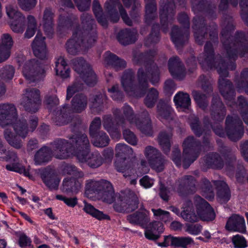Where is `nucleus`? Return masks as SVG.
Wrapping results in <instances>:
<instances>
[{
  "label": "nucleus",
  "mask_w": 248,
  "mask_h": 248,
  "mask_svg": "<svg viewBox=\"0 0 248 248\" xmlns=\"http://www.w3.org/2000/svg\"><path fill=\"white\" fill-rule=\"evenodd\" d=\"M220 26V40L226 50L229 62H226L219 54L215 55L210 41L206 42L204 52L200 55L198 60L202 67L206 65L208 68H214L217 70L219 75L218 84L220 93L226 100L233 102L235 91L233 84L230 80L224 78L228 76V70L235 69V61L238 55L242 57L248 53V44L245 34L242 32L237 31L234 36H232L235 25L231 16L224 15Z\"/></svg>",
  "instance_id": "1"
},
{
  "label": "nucleus",
  "mask_w": 248,
  "mask_h": 248,
  "mask_svg": "<svg viewBox=\"0 0 248 248\" xmlns=\"http://www.w3.org/2000/svg\"><path fill=\"white\" fill-rule=\"evenodd\" d=\"M156 52L149 50L145 53H140L134 56V60L137 63L144 64L145 68H140L137 73L138 85L135 84V75L132 71L128 69L124 71L121 82L124 91L130 95L138 97L144 95L149 87L148 79L155 85L160 80V72L157 66L153 61Z\"/></svg>",
  "instance_id": "2"
},
{
  "label": "nucleus",
  "mask_w": 248,
  "mask_h": 248,
  "mask_svg": "<svg viewBox=\"0 0 248 248\" xmlns=\"http://www.w3.org/2000/svg\"><path fill=\"white\" fill-rule=\"evenodd\" d=\"M80 19L82 28L77 27L65 44L66 51L70 55H76L86 51L97 38L95 21L92 15L83 13Z\"/></svg>",
  "instance_id": "3"
},
{
  "label": "nucleus",
  "mask_w": 248,
  "mask_h": 248,
  "mask_svg": "<svg viewBox=\"0 0 248 248\" xmlns=\"http://www.w3.org/2000/svg\"><path fill=\"white\" fill-rule=\"evenodd\" d=\"M123 1L126 7H129L133 4L132 10L130 13L133 18L139 16V9L140 7V4L138 0H123ZM117 7L119 9L121 16L124 23L129 26H131L132 21L120 3V0H108L105 4L104 8L110 20L113 23H116L119 21L120 17L117 11Z\"/></svg>",
  "instance_id": "4"
},
{
  "label": "nucleus",
  "mask_w": 248,
  "mask_h": 248,
  "mask_svg": "<svg viewBox=\"0 0 248 248\" xmlns=\"http://www.w3.org/2000/svg\"><path fill=\"white\" fill-rule=\"evenodd\" d=\"M225 125V131L219 124L216 127H212V129L220 137H224L226 135L232 141H236L242 138L244 130L243 123L238 116L228 115L226 119Z\"/></svg>",
  "instance_id": "5"
},
{
  "label": "nucleus",
  "mask_w": 248,
  "mask_h": 248,
  "mask_svg": "<svg viewBox=\"0 0 248 248\" xmlns=\"http://www.w3.org/2000/svg\"><path fill=\"white\" fill-rule=\"evenodd\" d=\"M194 35L196 42L202 45L208 39L214 42L218 41L217 26L214 23L207 26L202 16H196L193 19Z\"/></svg>",
  "instance_id": "6"
},
{
  "label": "nucleus",
  "mask_w": 248,
  "mask_h": 248,
  "mask_svg": "<svg viewBox=\"0 0 248 248\" xmlns=\"http://www.w3.org/2000/svg\"><path fill=\"white\" fill-rule=\"evenodd\" d=\"M123 114L131 124H135L137 128L141 133L147 135L152 136L153 133L152 121L149 112L144 110L141 113V119H136L132 108L128 105L124 104L122 108Z\"/></svg>",
  "instance_id": "7"
},
{
  "label": "nucleus",
  "mask_w": 248,
  "mask_h": 248,
  "mask_svg": "<svg viewBox=\"0 0 248 248\" xmlns=\"http://www.w3.org/2000/svg\"><path fill=\"white\" fill-rule=\"evenodd\" d=\"M178 20L184 26V28L174 26L171 32V38L175 46L179 48L182 47L188 40L190 22L187 15L185 13L180 14Z\"/></svg>",
  "instance_id": "8"
},
{
  "label": "nucleus",
  "mask_w": 248,
  "mask_h": 248,
  "mask_svg": "<svg viewBox=\"0 0 248 248\" xmlns=\"http://www.w3.org/2000/svg\"><path fill=\"white\" fill-rule=\"evenodd\" d=\"M118 203L113 205L114 209L119 212H129L135 210L138 207L139 199L133 191L121 193L118 199Z\"/></svg>",
  "instance_id": "9"
},
{
  "label": "nucleus",
  "mask_w": 248,
  "mask_h": 248,
  "mask_svg": "<svg viewBox=\"0 0 248 248\" xmlns=\"http://www.w3.org/2000/svg\"><path fill=\"white\" fill-rule=\"evenodd\" d=\"M41 103L40 92L35 88H28L21 99L20 105L25 110L31 113H35L39 109Z\"/></svg>",
  "instance_id": "10"
},
{
  "label": "nucleus",
  "mask_w": 248,
  "mask_h": 248,
  "mask_svg": "<svg viewBox=\"0 0 248 248\" xmlns=\"http://www.w3.org/2000/svg\"><path fill=\"white\" fill-rule=\"evenodd\" d=\"M144 154L152 169L157 172L163 170L167 161L158 149L149 145L145 148Z\"/></svg>",
  "instance_id": "11"
},
{
  "label": "nucleus",
  "mask_w": 248,
  "mask_h": 248,
  "mask_svg": "<svg viewBox=\"0 0 248 248\" xmlns=\"http://www.w3.org/2000/svg\"><path fill=\"white\" fill-rule=\"evenodd\" d=\"M44 69L40 62L36 59L27 61L24 64L22 72L25 78L30 82H34L37 77L44 73Z\"/></svg>",
  "instance_id": "12"
},
{
  "label": "nucleus",
  "mask_w": 248,
  "mask_h": 248,
  "mask_svg": "<svg viewBox=\"0 0 248 248\" xmlns=\"http://www.w3.org/2000/svg\"><path fill=\"white\" fill-rule=\"evenodd\" d=\"M197 183L193 176L185 175L176 182L175 188L179 195L183 197L195 193L197 189Z\"/></svg>",
  "instance_id": "13"
},
{
  "label": "nucleus",
  "mask_w": 248,
  "mask_h": 248,
  "mask_svg": "<svg viewBox=\"0 0 248 248\" xmlns=\"http://www.w3.org/2000/svg\"><path fill=\"white\" fill-rule=\"evenodd\" d=\"M69 140L72 146L73 152L76 153L77 158L79 154H84L90 151V144L86 134H74L69 137Z\"/></svg>",
  "instance_id": "14"
},
{
  "label": "nucleus",
  "mask_w": 248,
  "mask_h": 248,
  "mask_svg": "<svg viewBox=\"0 0 248 248\" xmlns=\"http://www.w3.org/2000/svg\"><path fill=\"white\" fill-rule=\"evenodd\" d=\"M51 145L57 158L66 159L70 157L73 153L71 142L64 139H57L51 143Z\"/></svg>",
  "instance_id": "15"
},
{
  "label": "nucleus",
  "mask_w": 248,
  "mask_h": 248,
  "mask_svg": "<svg viewBox=\"0 0 248 248\" xmlns=\"http://www.w3.org/2000/svg\"><path fill=\"white\" fill-rule=\"evenodd\" d=\"M209 112L211 119L215 122H221L224 120L226 115V109L218 95L213 96Z\"/></svg>",
  "instance_id": "16"
},
{
  "label": "nucleus",
  "mask_w": 248,
  "mask_h": 248,
  "mask_svg": "<svg viewBox=\"0 0 248 248\" xmlns=\"http://www.w3.org/2000/svg\"><path fill=\"white\" fill-rule=\"evenodd\" d=\"M197 212L200 219L211 221L215 219L216 215L213 209L207 202L199 196L195 197Z\"/></svg>",
  "instance_id": "17"
},
{
  "label": "nucleus",
  "mask_w": 248,
  "mask_h": 248,
  "mask_svg": "<svg viewBox=\"0 0 248 248\" xmlns=\"http://www.w3.org/2000/svg\"><path fill=\"white\" fill-rule=\"evenodd\" d=\"M160 8V18L163 32L166 33L168 31V20L172 18L174 16L175 5L173 1H169L166 3V0H161Z\"/></svg>",
  "instance_id": "18"
},
{
  "label": "nucleus",
  "mask_w": 248,
  "mask_h": 248,
  "mask_svg": "<svg viewBox=\"0 0 248 248\" xmlns=\"http://www.w3.org/2000/svg\"><path fill=\"white\" fill-rule=\"evenodd\" d=\"M16 109L13 104L0 105V126L4 127L9 126L16 119Z\"/></svg>",
  "instance_id": "19"
},
{
  "label": "nucleus",
  "mask_w": 248,
  "mask_h": 248,
  "mask_svg": "<svg viewBox=\"0 0 248 248\" xmlns=\"http://www.w3.org/2000/svg\"><path fill=\"white\" fill-rule=\"evenodd\" d=\"M168 68L171 75L175 78L183 79L186 75L184 65L177 56H173L168 61Z\"/></svg>",
  "instance_id": "20"
},
{
  "label": "nucleus",
  "mask_w": 248,
  "mask_h": 248,
  "mask_svg": "<svg viewBox=\"0 0 248 248\" xmlns=\"http://www.w3.org/2000/svg\"><path fill=\"white\" fill-rule=\"evenodd\" d=\"M219 152L225 159L227 173L231 176L237 164L235 151L230 147L222 145L220 147Z\"/></svg>",
  "instance_id": "21"
},
{
  "label": "nucleus",
  "mask_w": 248,
  "mask_h": 248,
  "mask_svg": "<svg viewBox=\"0 0 248 248\" xmlns=\"http://www.w3.org/2000/svg\"><path fill=\"white\" fill-rule=\"evenodd\" d=\"M45 39V37H43L42 34L38 32L31 45L34 55L42 60H46L47 58V51Z\"/></svg>",
  "instance_id": "22"
},
{
  "label": "nucleus",
  "mask_w": 248,
  "mask_h": 248,
  "mask_svg": "<svg viewBox=\"0 0 248 248\" xmlns=\"http://www.w3.org/2000/svg\"><path fill=\"white\" fill-rule=\"evenodd\" d=\"M78 159L81 163H86L90 168L93 169L101 166L103 162V159L99 153H90V151L84 154H79Z\"/></svg>",
  "instance_id": "23"
},
{
  "label": "nucleus",
  "mask_w": 248,
  "mask_h": 248,
  "mask_svg": "<svg viewBox=\"0 0 248 248\" xmlns=\"http://www.w3.org/2000/svg\"><path fill=\"white\" fill-rule=\"evenodd\" d=\"M54 12L50 7H46L43 12L42 24L46 34L51 38L54 34Z\"/></svg>",
  "instance_id": "24"
},
{
  "label": "nucleus",
  "mask_w": 248,
  "mask_h": 248,
  "mask_svg": "<svg viewBox=\"0 0 248 248\" xmlns=\"http://www.w3.org/2000/svg\"><path fill=\"white\" fill-rule=\"evenodd\" d=\"M127 220L132 224L145 228L150 221L149 213L146 210L138 211L128 215Z\"/></svg>",
  "instance_id": "25"
},
{
  "label": "nucleus",
  "mask_w": 248,
  "mask_h": 248,
  "mask_svg": "<svg viewBox=\"0 0 248 248\" xmlns=\"http://www.w3.org/2000/svg\"><path fill=\"white\" fill-rule=\"evenodd\" d=\"M163 223L160 221H155L150 223L145 227V236L150 240H156L160 237V234L164 231Z\"/></svg>",
  "instance_id": "26"
},
{
  "label": "nucleus",
  "mask_w": 248,
  "mask_h": 248,
  "mask_svg": "<svg viewBox=\"0 0 248 248\" xmlns=\"http://www.w3.org/2000/svg\"><path fill=\"white\" fill-rule=\"evenodd\" d=\"M41 177L46 186L51 190L58 188L60 180L55 172L49 169H45L41 173Z\"/></svg>",
  "instance_id": "27"
},
{
  "label": "nucleus",
  "mask_w": 248,
  "mask_h": 248,
  "mask_svg": "<svg viewBox=\"0 0 248 248\" xmlns=\"http://www.w3.org/2000/svg\"><path fill=\"white\" fill-rule=\"evenodd\" d=\"M183 153L199 155L201 151V143L193 136H188L183 141Z\"/></svg>",
  "instance_id": "28"
},
{
  "label": "nucleus",
  "mask_w": 248,
  "mask_h": 248,
  "mask_svg": "<svg viewBox=\"0 0 248 248\" xmlns=\"http://www.w3.org/2000/svg\"><path fill=\"white\" fill-rule=\"evenodd\" d=\"M88 101V97L84 94H76L71 101V110L76 113L82 112L87 107Z\"/></svg>",
  "instance_id": "29"
},
{
  "label": "nucleus",
  "mask_w": 248,
  "mask_h": 248,
  "mask_svg": "<svg viewBox=\"0 0 248 248\" xmlns=\"http://www.w3.org/2000/svg\"><path fill=\"white\" fill-rule=\"evenodd\" d=\"M225 228L229 231L243 232L245 229L244 217L238 215H233L229 218Z\"/></svg>",
  "instance_id": "30"
},
{
  "label": "nucleus",
  "mask_w": 248,
  "mask_h": 248,
  "mask_svg": "<svg viewBox=\"0 0 248 248\" xmlns=\"http://www.w3.org/2000/svg\"><path fill=\"white\" fill-rule=\"evenodd\" d=\"M217 189V196L221 203L227 202L231 198V192L227 184L223 181H213Z\"/></svg>",
  "instance_id": "31"
},
{
  "label": "nucleus",
  "mask_w": 248,
  "mask_h": 248,
  "mask_svg": "<svg viewBox=\"0 0 248 248\" xmlns=\"http://www.w3.org/2000/svg\"><path fill=\"white\" fill-rule=\"evenodd\" d=\"M70 119L67 106H64L62 108H57L53 112L52 120L56 125H65L68 123Z\"/></svg>",
  "instance_id": "32"
},
{
  "label": "nucleus",
  "mask_w": 248,
  "mask_h": 248,
  "mask_svg": "<svg viewBox=\"0 0 248 248\" xmlns=\"http://www.w3.org/2000/svg\"><path fill=\"white\" fill-rule=\"evenodd\" d=\"M137 32L129 29L121 30L118 33L117 38L119 43L126 46L134 43L137 40Z\"/></svg>",
  "instance_id": "33"
},
{
  "label": "nucleus",
  "mask_w": 248,
  "mask_h": 248,
  "mask_svg": "<svg viewBox=\"0 0 248 248\" xmlns=\"http://www.w3.org/2000/svg\"><path fill=\"white\" fill-rule=\"evenodd\" d=\"M105 62L108 66H112L116 70L123 69L126 66V62L124 60L109 51H107L105 54Z\"/></svg>",
  "instance_id": "34"
},
{
  "label": "nucleus",
  "mask_w": 248,
  "mask_h": 248,
  "mask_svg": "<svg viewBox=\"0 0 248 248\" xmlns=\"http://www.w3.org/2000/svg\"><path fill=\"white\" fill-rule=\"evenodd\" d=\"M172 134L170 132L161 131L157 137V142L160 148L166 155H168L170 151Z\"/></svg>",
  "instance_id": "35"
},
{
  "label": "nucleus",
  "mask_w": 248,
  "mask_h": 248,
  "mask_svg": "<svg viewBox=\"0 0 248 248\" xmlns=\"http://www.w3.org/2000/svg\"><path fill=\"white\" fill-rule=\"evenodd\" d=\"M204 161L208 167L214 169H221L224 165L222 158L217 153L207 155L204 157Z\"/></svg>",
  "instance_id": "36"
},
{
  "label": "nucleus",
  "mask_w": 248,
  "mask_h": 248,
  "mask_svg": "<svg viewBox=\"0 0 248 248\" xmlns=\"http://www.w3.org/2000/svg\"><path fill=\"white\" fill-rule=\"evenodd\" d=\"M114 166L117 171L124 174L125 178L131 176L135 172L134 163L131 160L127 162L116 161Z\"/></svg>",
  "instance_id": "37"
},
{
  "label": "nucleus",
  "mask_w": 248,
  "mask_h": 248,
  "mask_svg": "<svg viewBox=\"0 0 248 248\" xmlns=\"http://www.w3.org/2000/svg\"><path fill=\"white\" fill-rule=\"evenodd\" d=\"M81 188V182L74 178H66L62 182V190L66 193H77Z\"/></svg>",
  "instance_id": "38"
},
{
  "label": "nucleus",
  "mask_w": 248,
  "mask_h": 248,
  "mask_svg": "<svg viewBox=\"0 0 248 248\" xmlns=\"http://www.w3.org/2000/svg\"><path fill=\"white\" fill-rule=\"evenodd\" d=\"M107 96L105 94L98 93L92 99L91 108L94 113L99 114L103 111L104 103L106 101Z\"/></svg>",
  "instance_id": "39"
},
{
  "label": "nucleus",
  "mask_w": 248,
  "mask_h": 248,
  "mask_svg": "<svg viewBox=\"0 0 248 248\" xmlns=\"http://www.w3.org/2000/svg\"><path fill=\"white\" fill-rule=\"evenodd\" d=\"M173 100L177 108L189 109L191 105L189 95L183 92H178L174 97Z\"/></svg>",
  "instance_id": "40"
},
{
  "label": "nucleus",
  "mask_w": 248,
  "mask_h": 248,
  "mask_svg": "<svg viewBox=\"0 0 248 248\" xmlns=\"http://www.w3.org/2000/svg\"><path fill=\"white\" fill-rule=\"evenodd\" d=\"M51 152L49 148L44 146L35 154L34 160L37 165L47 162L51 158Z\"/></svg>",
  "instance_id": "41"
},
{
  "label": "nucleus",
  "mask_w": 248,
  "mask_h": 248,
  "mask_svg": "<svg viewBox=\"0 0 248 248\" xmlns=\"http://www.w3.org/2000/svg\"><path fill=\"white\" fill-rule=\"evenodd\" d=\"M145 22L147 24L151 23V21L157 17L156 4L155 0H145Z\"/></svg>",
  "instance_id": "42"
},
{
  "label": "nucleus",
  "mask_w": 248,
  "mask_h": 248,
  "mask_svg": "<svg viewBox=\"0 0 248 248\" xmlns=\"http://www.w3.org/2000/svg\"><path fill=\"white\" fill-rule=\"evenodd\" d=\"M103 126L105 130H106L110 135L114 134L117 135L119 134L118 129V125L115 124L113 118L110 114L104 115L102 117Z\"/></svg>",
  "instance_id": "43"
},
{
  "label": "nucleus",
  "mask_w": 248,
  "mask_h": 248,
  "mask_svg": "<svg viewBox=\"0 0 248 248\" xmlns=\"http://www.w3.org/2000/svg\"><path fill=\"white\" fill-rule=\"evenodd\" d=\"M191 94L198 107L204 112H207L208 111L207 107L209 105L207 96L196 90H193Z\"/></svg>",
  "instance_id": "44"
},
{
  "label": "nucleus",
  "mask_w": 248,
  "mask_h": 248,
  "mask_svg": "<svg viewBox=\"0 0 248 248\" xmlns=\"http://www.w3.org/2000/svg\"><path fill=\"white\" fill-rule=\"evenodd\" d=\"M188 123L194 134L200 137L203 133L204 130L199 118L195 114H191L188 117Z\"/></svg>",
  "instance_id": "45"
},
{
  "label": "nucleus",
  "mask_w": 248,
  "mask_h": 248,
  "mask_svg": "<svg viewBox=\"0 0 248 248\" xmlns=\"http://www.w3.org/2000/svg\"><path fill=\"white\" fill-rule=\"evenodd\" d=\"M55 69L56 75L63 78H67L69 76L70 70L64 59L62 57L59 58L55 62Z\"/></svg>",
  "instance_id": "46"
},
{
  "label": "nucleus",
  "mask_w": 248,
  "mask_h": 248,
  "mask_svg": "<svg viewBox=\"0 0 248 248\" xmlns=\"http://www.w3.org/2000/svg\"><path fill=\"white\" fill-rule=\"evenodd\" d=\"M156 110L159 117L167 119L170 116L172 109L168 101L161 99L156 106Z\"/></svg>",
  "instance_id": "47"
},
{
  "label": "nucleus",
  "mask_w": 248,
  "mask_h": 248,
  "mask_svg": "<svg viewBox=\"0 0 248 248\" xmlns=\"http://www.w3.org/2000/svg\"><path fill=\"white\" fill-rule=\"evenodd\" d=\"M15 133L21 138H25L29 132L28 125L26 122L18 121H15L11 124Z\"/></svg>",
  "instance_id": "48"
},
{
  "label": "nucleus",
  "mask_w": 248,
  "mask_h": 248,
  "mask_svg": "<svg viewBox=\"0 0 248 248\" xmlns=\"http://www.w3.org/2000/svg\"><path fill=\"white\" fill-rule=\"evenodd\" d=\"M93 139V144L96 147H104L107 146L109 141V139L107 134L104 131H99L94 136H91Z\"/></svg>",
  "instance_id": "49"
},
{
  "label": "nucleus",
  "mask_w": 248,
  "mask_h": 248,
  "mask_svg": "<svg viewBox=\"0 0 248 248\" xmlns=\"http://www.w3.org/2000/svg\"><path fill=\"white\" fill-rule=\"evenodd\" d=\"M83 210L86 213L91 215L92 217H95L98 220L110 219V217L108 215L104 214L102 212L95 209L91 204L86 202H85Z\"/></svg>",
  "instance_id": "50"
},
{
  "label": "nucleus",
  "mask_w": 248,
  "mask_h": 248,
  "mask_svg": "<svg viewBox=\"0 0 248 248\" xmlns=\"http://www.w3.org/2000/svg\"><path fill=\"white\" fill-rule=\"evenodd\" d=\"M6 13L8 17L13 20L12 22H25V17L19 12L16 7L9 5L6 7Z\"/></svg>",
  "instance_id": "51"
},
{
  "label": "nucleus",
  "mask_w": 248,
  "mask_h": 248,
  "mask_svg": "<svg viewBox=\"0 0 248 248\" xmlns=\"http://www.w3.org/2000/svg\"><path fill=\"white\" fill-rule=\"evenodd\" d=\"M72 62L74 69L79 76L91 67L82 57L76 58L73 59Z\"/></svg>",
  "instance_id": "52"
},
{
  "label": "nucleus",
  "mask_w": 248,
  "mask_h": 248,
  "mask_svg": "<svg viewBox=\"0 0 248 248\" xmlns=\"http://www.w3.org/2000/svg\"><path fill=\"white\" fill-rule=\"evenodd\" d=\"M160 40L159 26L158 24L153 25L151 32L145 42L146 46H151L157 43Z\"/></svg>",
  "instance_id": "53"
},
{
  "label": "nucleus",
  "mask_w": 248,
  "mask_h": 248,
  "mask_svg": "<svg viewBox=\"0 0 248 248\" xmlns=\"http://www.w3.org/2000/svg\"><path fill=\"white\" fill-rule=\"evenodd\" d=\"M115 155L116 157H120L125 159L126 157L132 155L133 150L130 146L124 143L117 144L115 147Z\"/></svg>",
  "instance_id": "54"
},
{
  "label": "nucleus",
  "mask_w": 248,
  "mask_h": 248,
  "mask_svg": "<svg viewBox=\"0 0 248 248\" xmlns=\"http://www.w3.org/2000/svg\"><path fill=\"white\" fill-rule=\"evenodd\" d=\"M158 95L159 93L156 89L151 88L144 99L145 105L148 108H153L158 98Z\"/></svg>",
  "instance_id": "55"
},
{
  "label": "nucleus",
  "mask_w": 248,
  "mask_h": 248,
  "mask_svg": "<svg viewBox=\"0 0 248 248\" xmlns=\"http://www.w3.org/2000/svg\"><path fill=\"white\" fill-rule=\"evenodd\" d=\"M85 83L88 86H93L97 82V78L95 74L91 67L79 76Z\"/></svg>",
  "instance_id": "56"
},
{
  "label": "nucleus",
  "mask_w": 248,
  "mask_h": 248,
  "mask_svg": "<svg viewBox=\"0 0 248 248\" xmlns=\"http://www.w3.org/2000/svg\"><path fill=\"white\" fill-rule=\"evenodd\" d=\"M235 83L238 88L243 89L248 94V68H246L241 73L240 77L235 79Z\"/></svg>",
  "instance_id": "57"
},
{
  "label": "nucleus",
  "mask_w": 248,
  "mask_h": 248,
  "mask_svg": "<svg viewBox=\"0 0 248 248\" xmlns=\"http://www.w3.org/2000/svg\"><path fill=\"white\" fill-rule=\"evenodd\" d=\"M28 27L24 34V36L27 38H30L32 37L37 29V22L34 17L30 15L27 17Z\"/></svg>",
  "instance_id": "58"
},
{
  "label": "nucleus",
  "mask_w": 248,
  "mask_h": 248,
  "mask_svg": "<svg viewBox=\"0 0 248 248\" xmlns=\"http://www.w3.org/2000/svg\"><path fill=\"white\" fill-rule=\"evenodd\" d=\"M62 172L65 174L74 175L78 178L84 176V173L72 164H67L65 165L62 169Z\"/></svg>",
  "instance_id": "59"
},
{
  "label": "nucleus",
  "mask_w": 248,
  "mask_h": 248,
  "mask_svg": "<svg viewBox=\"0 0 248 248\" xmlns=\"http://www.w3.org/2000/svg\"><path fill=\"white\" fill-rule=\"evenodd\" d=\"M102 180L95 181L93 180H88L86 181L85 188L87 191L90 193H93L99 196L100 193V187H101Z\"/></svg>",
  "instance_id": "60"
},
{
  "label": "nucleus",
  "mask_w": 248,
  "mask_h": 248,
  "mask_svg": "<svg viewBox=\"0 0 248 248\" xmlns=\"http://www.w3.org/2000/svg\"><path fill=\"white\" fill-rule=\"evenodd\" d=\"M73 24V21L71 18L60 15L58 20V31L60 32L66 31L71 28Z\"/></svg>",
  "instance_id": "61"
},
{
  "label": "nucleus",
  "mask_w": 248,
  "mask_h": 248,
  "mask_svg": "<svg viewBox=\"0 0 248 248\" xmlns=\"http://www.w3.org/2000/svg\"><path fill=\"white\" fill-rule=\"evenodd\" d=\"M15 69L12 65H6L1 70L0 74V78L4 81L11 80L14 76Z\"/></svg>",
  "instance_id": "62"
},
{
  "label": "nucleus",
  "mask_w": 248,
  "mask_h": 248,
  "mask_svg": "<svg viewBox=\"0 0 248 248\" xmlns=\"http://www.w3.org/2000/svg\"><path fill=\"white\" fill-rule=\"evenodd\" d=\"M194 243V240L190 237H175L173 247L187 248L188 245Z\"/></svg>",
  "instance_id": "63"
},
{
  "label": "nucleus",
  "mask_w": 248,
  "mask_h": 248,
  "mask_svg": "<svg viewBox=\"0 0 248 248\" xmlns=\"http://www.w3.org/2000/svg\"><path fill=\"white\" fill-rule=\"evenodd\" d=\"M181 216L184 219L189 222H196L200 219L199 215H196L193 210H183L181 213Z\"/></svg>",
  "instance_id": "64"
}]
</instances>
